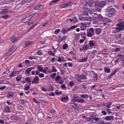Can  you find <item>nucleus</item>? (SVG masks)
Returning <instances> with one entry per match:
<instances>
[{
	"mask_svg": "<svg viewBox=\"0 0 124 124\" xmlns=\"http://www.w3.org/2000/svg\"><path fill=\"white\" fill-rule=\"evenodd\" d=\"M79 20L81 21H89L91 20V17H89L88 18L87 17H80L79 18ZM90 21L88 22L87 23L86 22L85 24L84 23H82L81 25V30H84L85 29V28H83V27H87L86 25H89L90 24Z\"/></svg>",
	"mask_w": 124,
	"mask_h": 124,
	"instance_id": "nucleus-1",
	"label": "nucleus"
},
{
	"mask_svg": "<svg viewBox=\"0 0 124 124\" xmlns=\"http://www.w3.org/2000/svg\"><path fill=\"white\" fill-rule=\"evenodd\" d=\"M106 2L105 1H97L95 3L96 6L99 7L100 8H102L106 4Z\"/></svg>",
	"mask_w": 124,
	"mask_h": 124,
	"instance_id": "nucleus-2",
	"label": "nucleus"
},
{
	"mask_svg": "<svg viewBox=\"0 0 124 124\" xmlns=\"http://www.w3.org/2000/svg\"><path fill=\"white\" fill-rule=\"evenodd\" d=\"M116 13V10L113 8H111L109 9L108 16L110 17L113 16Z\"/></svg>",
	"mask_w": 124,
	"mask_h": 124,
	"instance_id": "nucleus-3",
	"label": "nucleus"
},
{
	"mask_svg": "<svg viewBox=\"0 0 124 124\" xmlns=\"http://www.w3.org/2000/svg\"><path fill=\"white\" fill-rule=\"evenodd\" d=\"M76 78L77 81L79 82H80L81 80L85 79L86 77L83 75H76Z\"/></svg>",
	"mask_w": 124,
	"mask_h": 124,
	"instance_id": "nucleus-4",
	"label": "nucleus"
},
{
	"mask_svg": "<svg viewBox=\"0 0 124 124\" xmlns=\"http://www.w3.org/2000/svg\"><path fill=\"white\" fill-rule=\"evenodd\" d=\"M93 4L92 2L89 1L86 3L84 5L83 8L86 9L88 10H90V8L92 6Z\"/></svg>",
	"mask_w": 124,
	"mask_h": 124,
	"instance_id": "nucleus-5",
	"label": "nucleus"
},
{
	"mask_svg": "<svg viewBox=\"0 0 124 124\" xmlns=\"http://www.w3.org/2000/svg\"><path fill=\"white\" fill-rule=\"evenodd\" d=\"M38 70L40 72L43 73L45 74L48 73L44 69H43V67L42 65H40L38 66Z\"/></svg>",
	"mask_w": 124,
	"mask_h": 124,
	"instance_id": "nucleus-6",
	"label": "nucleus"
},
{
	"mask_svg": "<svg viewBox=\"0 0 124 124\" xmlns=\"http://www.w3.org/2000/svg\"><path fill=\"white\" fill-rule=\"evenodd\" d=\"M94 33V30L93 28H90L89 29V31L87 34V36L88 37L92 36Z\"/></svg>",
	"mask_w": 124,
	"mask_h": 124,
	"instance_id": "nucleus-7",
	"label": "nucleus"
},
{
	"mask_svg": "<svg viewBox=\"0 0 124 124\" xmlns=\"http://www.w3.org/2000/svg\"><path fill=\"white\" fill-rule=\"evenodd\" d=\"M90 49V47L88 45H86L84 46H83L82 47L80 48L79 50L80 52L82 51Z\"/></svg>",
	"mask_w": 124,
	"mask_h": 124,
	"instance_id": "nucleus-8",
	"label": "nucleus"
},
{
	"mask_svg": "<svg viewBox=\"0 0 124 124\" xmlns=\"http://www.w3.org/2000/svg\"><path fill=\"white\" fill-rule=\"evenodd\" d=\"M20 71L16 70L13 71L11 74L9 75V77L11 78L14 77L17 75L18 74L20 73Z\"/></svg>",
	"mask_w": 124,
	"mask_h": 124,
	"instance_id": "nucleus-9",
	"label": "nucleus"
},
{
	"mask_svg": "<svg viewBox=\"0 0 124 124\" xmlns=\"http://www.w3.org/2000/svg\"><path fill=\"white\" fill-rule=\"evenodd\" d=\"M39 77L38 76H36L34 78L33 80L32 81V83L38 84L39 83Z\"/></svg>",
	"mask_w": 124,
	"mask_h": 124,
	"instance_id": "nucleus-10",
	"label": "nucleus"
},
{
	"mask_svg": "<svg viewBox=\"0 0 124 124\" xmlns=\"http://www.w3.org/2000/svg\"><path fill=\"white\" fill-rule=\"evenodd\" d=\"M69 100V98L68 96L62 97L61 99V101L64 102H67Z\"/></svg>",
	"mask_w": 124,
	"mask_h": 124,
	"instance_id": "nucleus-11",
	"label": "nucleus"
},
{
	"mask_svg": "<svg viewBox=\"0 0 124 124\" xmlns=\"http://www.w3.org/2000/svg\"><path fill=\"white\" fill-rule=\"evenodd\" d=\"M93 24H97L99 22V19L97 17H93Z\"/></svg>",
	"mask_w": 124,
	"mask_h": 124,
	"instance_id": "nucleus-12",
	"label": "nucleus"
},
{
	"mask_svg": "<svg viewBox=\"0 0 124 124\" xmlns=\"http://www.w3.org/2000/svg\"><path fill=\"white\" fill-rule=\"evenodd\" d=\"M89 44L91 47L90 49L92 48L93 46L96 45L95 43V41H90L89 43Z\"/></svg>",
	"mask_w": 124,
	"mask_h": 124,
	"instance_id": "nucleus-13",
	"label": "nucleus"
},
{
	"mask_svg": "<svg viewBox=\"0 0 124 124\" xmlns=\"http://www.w3.org/2000/svg\"><path fill=\"white\" fill-rule=\"evenodd\" d=\"M71 2H70L63 4L61 6V7L62 8H64L67 6H70L71 5Z\"/></svg>",
	"mask_w": 124,
	"mask_h": 124,
	"instance_id": "nucleus-14",
	"label": "nucleus"
},
{
	"mask_svg": "<svg viewBox=\"0 0 124 124\" xmlns=\"http://www.w3.org/2000/svg\"><path fill=\"white\" fill-rule=\"evenodd\" d=\"M113 119V116H107L105 118V119L107 121L112 120Z\"/></svg>",
	"mask_w": 124,
	"mask_h": 124,
	"instance_id": "nucleus-15",
	"label": "nucleus"
},
{
	"mask_svg": "<svg viewBox=\"0 0 124 124\" xmlns=\"http://www.w3.org/2000/svg\"><path fill=\"white\" fill-rule=\"evenodd\" d=\"M16 50V47L15 46H12L9 49V51L12 52L13 53H14Z\"/></svg>",
	"mask_w": 124,
	"mask_h": 124,
	"instance_id": "nucleus-16",
	"label": "nucleus"
},
{
	"mask_svg": "<svg viewBox=\"0 0 124 124\" xmlns=\"http://www.w3.org/2000/svg\"><path fill=\"white\" fill-rule=\"evenodd\" d=\"M117 26L124 29V24L123 22H120L118 23L117 24Z\"/></svg>",
	"mask_w": 124,
	"mask_h": 124,
	"instance_id": "nucleus-17",
	"label": "nucleus"
},
{
	"mask_svg": "<svg viewBox=\"0 0 124 124\" xmlns=\"http://www.w3.org/2000/svg\"><path fill=\"white\" fill-rule=\"evenodd\" d=\"M117 56L119 59H121L122 61H124V55L119 54H118Z\"/></svg>",
	"mask_w": 124,
	"mask_h": 124,
	"instance_id": "nucleus-18",
	"label": "nucleus"
},
{
	"mask_svg": "<svg viewBox=\"0 0 124 124\" xmlns=\"http://www.w3.org/2000/svg\"><path fill=\"white\" fill-rule=\"evenodd\" d=\"M57 61L59 62H65L66 61L64 59V57L62 56H59L58 57Z\"/></svg>",
	"mask_w": 124,
	"mask_h": 124,
	"instance_id": "nucleus-19",
	"label": "nucleus"
},
{
	"mask_svg": "<svg viewBox=\"0 0 124 124\" xmlns=\"http://www.w3.org/2000/svg\"><path fill=\"white\" fill-rule=\"evenodd\" d=\"M4 111L7 113L10 112V111L9 107L7 106H5L4 108Z\"/></svg>",
	"mask_w": 124,
	"mask_h": 124,
	"instance_id": "nucleus-20",
	"label": "nucleus"
},
{
	"mask_svg": "<svg viewBox=\"0 0 124 124\" xmlns=\"http://www.w3.org/2000/svg\"><path fill=\"white\" fill-rule=\"evenodd\" d=\"M102 29L101 28H97L96 29L95 33L98 35L101 32Z\"/></svg>",
	"mask_w": 124,
	"mask_h": 124,
	"instance_id": "nucleus-21",
	"label": "nucleus"
},
{
	"mask_svg": "<svg viewBox=\"0 0 124 124\" xmlns=\"http://www.w3.org/2000/svg\"><path fill=\"white\" fill-rule=\"evenodd\" d=\"M31 20V18L29 17H27L24 19L22 20V22L23 23H26L30 21Z\"/></svg>",
	"mask_w": 124,
	"mask_h": 124,
	"instance_id": "nucleus-22",
	"label": "nucleus"
},
{
	"mask_svg": "<svg viewBox=\"0 0 124 124\" xmlns=\"http://www.w3.org/2000/svg\"><path fill=\"white\" fill-rule=\"evenodd\" d=\"M12 54V52H11L9 51L6 54L5 56V59L8 58L9 56L11 55Z\"/></svg>",
	"mask_w": 124,
	"mask_h": 124,
	"instance_id": "nucleus-23",
	"label": "nucleus"
},
{
	"mask_svg": "<svg viewBox=\"0 0 124 124\" xmlns=\"http://www.w3.org/2000/svg\"><path fill=\"white\" fill-rule=\"evenodd\" d=\"M78 97L76 95H74L72 99V101L73 102H76L78 101Z\"/></svg>",
	"mask_w": 124,
	"mask_h": 124,
	"instance_id": "nucleus-24",
	"label": "nucleus"
},
{
	"mask_svg": "<svg viewBox=\"0 0 124 124\" xmlns=\"http://www.w3.org/2000/svg\"><path fill=\"white\" fill-rule=\"evenodd\" d=\"M104 72L107 73H109L110 72V70L109 68L107 67H105L104 69Z\"/></svg>",
	"mask_w": 124,
	"mask_h": 124,
	"instance_id": "nucleus-25",
	"label": "nucleus"
},
{
	"mask_svg": "<svg viewBox=\"0 0 124 124\" xmlns=\"http://www.w3.org/2000/svg\"><path fill=\"white\" fill-rule=\"evenodd\" d=\"M77 27V25L73 26L68 28V31H71L72 30L76 28Z\"/></svg>",
	"mask_w": 124,
	"mask_h": 124,
	"instance_id": "nucleus-26",
	"label": "nucleus"
},
{
	"mask_svg": "<svg viewBox=\"0 0 124 124\" xmlns=\"http://www.w3.org/2000/svg\"><path fill=\"white\" fill-rule=\"evenodd\" d=\"M22 76L21 75H19L16 78V80L17 81L20 80L22 78Z\"/></svg>",
	"mask_w": 124,
	"mask_h": 124,
	"instance_id": "nucleus-27",
	"label": "nucleus"
},
{
	"mask_svg": "<svg viewBox=\"0 0 124 124\" xmlns=\"http://www.w3.org/2000/svg\"><path fill=\"white\" fill-rule=\"evenodd\" d=\"M17 40V39L15 36L11 37L10 39V40L12 42H14Z\"/></svg>",
	"mask_w": 124,
	"mask_h": 124,
	"instance_id": "nucleus-28",
	"label": "nucleus"
},
{
	"mask_svg": "<svg viewBox=\"0 0 124 124\" xmlns=\"http://www.w3.org/2000/svg\"><path fill=\"white\" fill-rule=\"evenodd\" d=\"M14 95V93L13 92H11L9 93L8 95V97L9 98H10L13 97Z\"/></svg>",
	"mask_w": 124,
	"mask_h": 124,
	"instance_id": "nucleus-29",
	"label": "nucleus"
},
{
	"mask_svg": "<svg viewBox=\"0 0 124 124\" xmlns=\"http://www.w3.org/2000/svg\"><path fill=\"white\" fill-rule=\"evenodd\" d=\"M68 31V29L67 30L66 29H63L61 31V32L63 34H64L67 33Z\"/></svg>",
	"mask_w": 124,
	"mask_h": 124,
	"instance_id": "nucleus-30",
	"label": "nucleus"
},
{
	"mask_svg": "<svg viewBox=\"0 0 124 124\" xmlns=\"http://www.w3.org/2000/svg\"><path fill=\"white\" fill-rule=\"evenodd\" d=\"M115 29L116 30V31L118 32L120 31H121L123 29H122V28H121L119 27H116L115 28Z\"/></svg>",
	"mask_w": 124,
	"mask_h": 124,
	"instance_id": "nucleus-31",
	"label": "nucleus"
},
{
	"mask_svg": "<svg viewBox=\"0 0 124 124\" xmlns=\"http://www.w3.org/2000/svg\"><path fill=\"white\" fill-rule=\"evenodd\" d=\"M48 54L50 55H52V56H54L55 55V53H53V52L51 51H49L48 52Z\"/></svg>",
	"mask_w": 124,
	"mask_h": 124,
	"instance_id": "nucleus-32",
	"label": "nucleus"
},
{
	"mask_svg": "<svg viewBox=\"0 0 124 124\" xmlns=\"http://www.w3.org/2000/svg\"><path fill=\"white\" fill-rule=\"evenodd\" d=\"M7 12V10L6 9H3L0 12V15H3L5 14Z\"/></svg>",
	"mask_w": 124,
	"mask_h": 124,
	"instance_id": "nucleus-33",
	"label": "nucleus"
},
{
	"mask_svg": "<svg viewBox=\"0 0 124 124\" xmlns=\"http://www.w3.org/2000/svg\"><path fill=\"white\" fill-rule=\"evenodd\" d=\"M52 71L53 72H56L57 70L55 68L54 66H52L51 68Z\"/></svg>",
	"mask_w": 124,
	"mask_h": 124,
	"instance_id": "nucleus-34",
	"label": "nucleus"
},
{
	"mask_svg": "<svg viewBox=\"0 0 124 124\" xmlns=\"http://www.w3.org/2000/svg\"><path fill=\"white\" fill-rule=\"evenodd\" d=\"M55 94L57 95H61L62 94V93L61 91H60L59 92L58 90H55Z\"/></svg>",
	"mask_w": 124,
	"mask_h": 124,
	"instance_id": "nucleus-35",
	"label": "nucleus"
},
{
	"mask_svg": "<svg viewBox=\"0 0 124 124\" xmlns=\"http://www.w3.org/2000/svg\"><path fill=\"white\" fill-rule=\"evenodd\" d=\"M73 20V22L74 23H76L78 22V20L77 18L75 17H74L72 18Z\"/></svg>",
	"mask_w": 124,
	"mask_h": 124,
	"instance_id": "nucleus-36",
	"label": "nucleus"
},
{
	"mask_svg": "<svg viewBox=\"0 0 124 124\" xmlns=\"http://www.w3.org/2000/svg\"><path fill=\"white\" fill-rule=\"evenodd\" d=\"M24 90L25 91H27L30 88V86H26V85H25L24 86Z\"/></svg>",
	"mask_w": 124,
	"mask_h": 124,
	"instance_id": "nucleus-37",
	"label": "nucleus"
},
{
	"mask_svg": "<svg viewBox=\"0 0 124 124\" xmlns=\"http://www.w3.org/2000/svg\"><path fill=\"white\" fill-rule=\"evenodd\" d=\"M80 96L83 98H86L88 97V95H87L83 94L81 95Z\"/></svg>",
	"mask_w": 124,
	"mask_h": 124,
	"instance_id": "nucleus-38",
	"label": "nucleus"
},
{
	"mask_svg": "<svg viewBox=\"0 0 124 124\" xmlns=\"http://www.w3.org/2000/svg\"><path fill=\"white\" fill-rule=\"evenodd\" d=\"M37 54L40 56L41 55L43 54V53L41 50H39L37 52Z\"/></svg>",
	"mask_w": 124,
	"mask_h": 124,
	"instance_id": "nucleus-39",
	"label": "nucleus"
},
{
	"mask_svg": "<svg viewBox=\"0 0 124 124\" xmlns=\"http://www.w3.org/2000/svg\"><path fill=\"white\" fill-rule=\"evenodd\" d=\"M77 101L79 103H83L85 102L84 101L81 99L78 100Z\"/></svg>",
	"mask_w": 124,
	"mask_h": 124,
	"instance_id": "nucleus-40",
	"label": "nucleus"
},
{
	"mask_svg": "<svg viewBox=\"0 0 124 124\" xmlns=\"http://www.w3.org/2000/svg\"><path fill=\"white\" fill-rule=\"evenodd\" d=\"M2 17L4 19H6L8 18L9 17V15H6L5 16H2Z\"/></svg>",
	"mask_w": 124,
	"mask_h": 124,
	"instance_id": "nucleus-41",
	"label": "nucleus"
},
{
	"mask_svg": "<svg viewBox=\"0 0 124 124\" xmlns=\"http://www.w3.org/2000/svg\"><path fill=\"white\" fill-rule=\"evenodd\" d=\"M61 78V77L59 76H57L55 78V80L56 81H58Z\"/></svg>",
	"mask_w": 124,
	"mask_h": 124,
	"instance_id": "nucleus-42",
	"label": "nucleus"
},
{
	"mask_svg": "<svg viewBox=\"0 0 124 124\" xmlns=\"http://www.w3.org/2000/svg\"><path fill=\"white\" fill-rule=\"evenodd\" d=\"M31 44V41H26L25 42V45L26 46H27Z\"/></svg>",
	"mask_w": 124,
	"mask_h": 124,
	"instance_id": "nucleus-43",
	"label": "nucleus"
},
{
	"mask_svg": "<svg viewBox=\"0 0 124 124\" xmlns=\"http://www.w3.org/2000/svg\"><path fill=\"white\" fill-rule=\"evenodd\" d=\"M87 59V58H83L80 60V62H85Z\"/></svg>",
	"mask_w": 124,
	"mask_h": 124,
	"instance_id": "nucleus-44",
	"label": "nucleus"
},
{
	"mask_svg": "<svg viewBox=\"0 0 124 124\" xmlns=\"http://www.w3.org/2000/svg\"><path fill=\"white\" fill-rule=\"evenodd\" d=\"M68 45L67 44H64L62 47V48L64 49H66L68 48Z\"/></svg>",
	"mask_w": 124,
	"mask_h": 124,
	"instance_id": "nucleus-45",
	"label": "nucleus"
},
{
	"mask_svg": "<svg viewBox=\"0 0 124 124\" xmlns=\"http://www.w3.org/2000/svg\"><path fill=\"white\" fill-rule=\"evenodd\" d=\"M70 104V105L72 106L73 107H74L75 106H76L77 105V104L74 102L71 103Z\"/></svg>",
	"mask_w": 124,
	"mask_h": 124,
	"instance_id": "nucleus-46",
	"label": "nucleus"
},
{
	"mask_svg": "<svg viewBox=\"0 0 124 124\" xmlns=\"http://www.w3.org/2000/svg\"><path fill=\"white\" fill-rule=\"evenodd\" d=\"M97 79V75L96 74L94 75V80L95 82H96Z\"/></svg>",
	"mask_w": 124,
	"mask_h": 124,
	"instance_id": "nucleus-47",
	"label": "nucleus"
},
{
	"mask_svg": "<svg viewBox=\"0 0 124 124\" xmlns=\"http://www.w3.org/2000/svg\"><path fill=\"white\" fill-rule=\"evenodd\" d=\"M86 39V38L85 37H84L83 38V39H81L80 40V43H82L83 42L84 40Z\"/></svg>",
	"mask_w": 124,
	"mask_h": 124,
	"instance_id": "nucleus-48",
	"label": "nucleus"
},
{
	"mask_svg": "<svg viewBox=\"0 0 124 124\" xmlns=\"http://www.w3.org/2000/svg\"><path fill=\"white\" fill-rule=\"evenodd\" d=\"M31 71V69H30V68H29L26 70V72L27 74H29L30 73Z\"/></svg>",
	"mask_w": 124,
	"mask_h": 124,
	"instance_id": "nucleus-49",
	"label": "nucleus"
},
{
	"mask_svg": "<svg viewBox=\"0 0 124 124\" xmlns=\"http://www.w3.org/2000/svg\"><path fill=\"white\" fill-rule=\"evenodd\" d=\"M39 76L40 78H43L45 77L44 74L42 73H40L39 74Z\"/></svg>",
	"mask_w": 124,
	"mask_h": 124,
	"instance_id": "nucleus-50",
	"label": "nucleus"
},
{
	"mask_svg": "<svg viewBox=\"0 0 124 124\" xmlns=\"http://www.w3.org/2000/svg\"><path fill=\"white\" fill-rule=\"evenodd\" d=\"M60 31V29H56L54 33L56 34H58L59 32Z\"/></svg>",
	"mask_w": 124,
	"mask_h": 124,
	"instance_id": "nucleus-51",
	"label": "nucleus"
},
{
	"mask_svg": "<svg viewBox=\"0 0 124 124\" xmlns=\"http://www.w3.org/2000/svg\"><path fill=\"white\" fill-rule=\"evenodd\" d=\"M56 74L55 73H54L51 76V78L52 79H54L55 76L56 75Z\"/></svg>",
	"mask_w": 124,
	"mask_h": 124,
	"instance_id": "nucleus-52",
	"label": "nucleus"
},
{
	"mask_svg": "<svg viewBox=\"0 0 124 124\" xmlns=\"http://www.w3.org/2000/svg\"><path fill=\"white\" fill-rule=\"evenodd\" d=\"M25 80L26 81L28 82H30L31 81L30 78L29 77L26 78Z\"/></svg>",
	"mask_w": 124,
	"mask_h": 124,
	"instance_id": "nucleus-53",
	"label": "nucleus"
},
{
	"mask_svg": "<svg viewBox=\"0 0 124 124\" xmlns=\"http://www.w3.org/2000/svg\"><path fill=\"white\" fill-rule=\"evenodd\" d=\"M41 89L43 91L45 92L47 91H50V90H47V89L44 87H42Z\"/></svg>",
	"mask_w": 124,
	"mask_h": 124,
	"instance_id": "nucleus-54",
	"label": "nucleus"
},
{
	"mask_svg": "<svg viewBox=\"0 0 124 124\" xmlns=\"http://www.w3.org/2000/svg\"><path fill=\"white\" fill-rule=\"evenodd\" d=\"M62 88V89H66V87L65 85L64 84L62 85H61Z\"/></svg>",
	"mask_w": 124,
	"mask_h": 124,
	"instance_id": "nucleus-55",
	"label": "nucleus"
},
{
	"mask_svg": "<svg viewBox=\"0 0 124 124\" xmlns=\"http://www.w3.org/2000/svg\"><path fill=\"white\" fill-rule=\"evenodd\" d=\"M33 0H24L23 1L24 2V3H25L27 2H30Z\"/></svg>",
	"mask_w": 124,
	"mask_h": 124,
	"instance_id": "nucleus-56",
	"label": "nucleus"
},
{
	"mask_svg": "<svg viewBox=\"0 0 124 124\" xmlns=\"http://www.w3.org/2000/svg\"><path fill=\"white\" fill-rule=\"evenodd\" d=\"M40 101L41 102L46 103H48V101L44 100H40Z\"/></svg>",
	"mask_w": 124,
	"mask_h": 124,
	"instance_id": "nucleus-57",
	"label": "nucleus"
},
{
	"mask_svg": "<svg viewBox=\"0 0 124 124\" xmlns=\"http://www.w3.org/2000/svg\"><path fill=\"white\" fill-rule=\"evenodd\" d=\"M20 103L21 104H24V101L23 100H19V101Z\"/></svg>",
	"mask_w": 124,
	"mask_h": 124,
	"instance_id": "nucleus-58",
	"label": "nucleus"
},
{
	"mask_svg": "<svg viewBox=\"0 0 124 124\" xmlns=\"http://www.w3.org/2000/svg\"><path fill=\"white\" fill-rule=\"evenodd\" d=\"M119 58H118L115 60L114 62L116 64H117L119 62Z\"/></svg>",
	"mask_w": 124,
	"mask_h": 124,
	"instance_id": "nucleus-59",
	"label": "nucleus"
},
{
	"mask_svg": "<svg viewBox=\"0 0 124 124\" xmlns=\"http://www.w3.org/2000/svg\"><path fill=\"white\" fill-rule=\"evenodd\" d=\"M88 13L87 11L84 12L83 14V16H88Z\"/></svg>",
	"mask_w": 124,
	"mask_h": 124,
	"instance_id": "nucleus-60",
	"label": "nucleus"
},
{
	"mask_svg": "<svg viewBox=\"0 0 124 124\" xmlns=\"http://www.w3.org/2000/svg\"><path fill=\"white\" fill-rule=\"evenodd\" d=\"M111 102L109 103L108 104L107 106V107L108 108H110L111 107Z\"/></svg>",
	"mask_w": 124,
	"mask_h": 124,
	"instance_id": "nucleus-61",
	"label": "nucleus"
},
{
	"mask_svg": "<svg viewBox=\"0 0 124 124\" xmlns=\"http://www.w3.org/2000/svg\"><path fill=\"white\" fill-rule=\"evenodd\" d=\"M33 100L35 102V103H37L38 104H39V102L37 101L35 98H33Z\"/></svg>",
	"mask_w": 124,
	"mask_h": 124,
	"instance_id": "nucleus-62",
	"label": "nucleus"
},
{
	"mask_svg": "<svg viewBox=\"0 0 124 124\" xmlns=\"http://www.w3.org/2000/svg\"><path fill=\"white\" fill-rule=\"evenodd\" d=\"M86 119L88 121H90L92 120V117L91 116H90L88 117Z\"/></svg>",
	"mask_w": 124,
	"mask_h": 124,
	"instance_id": "nucleus-63",
	"label": "nucleus"
},
{
	"mask_svg": "<svg viewBox=\"0 0 124 124\" xmlns=\"http://www.w3.org/2000/svg\"><path fill=\"white\" fill-rule=\"evenodd\" d=\"M74 83L72 81H71L70 83V85L71 86H72L74 85Z\"/></svg>",
	"mask_w": 124,
	"mask_h": 124,
	"instance_id": "nucleus-64",
	"label": "nucleus"
}]
</instances>
